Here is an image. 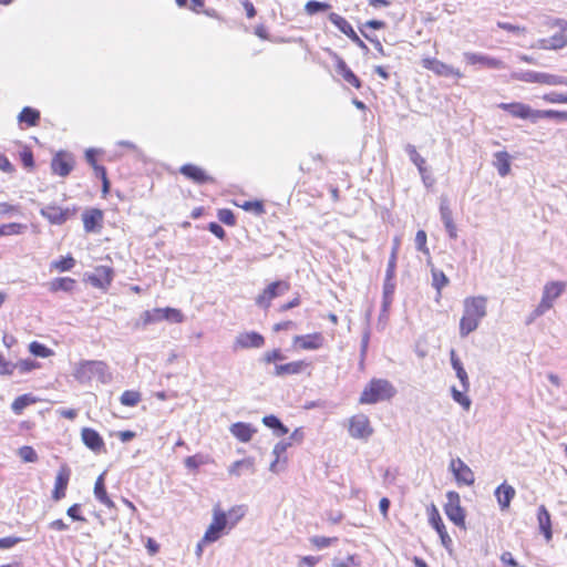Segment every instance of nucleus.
Returning a JSON list of instances; mask_svg holds the SVG:
<instances>
[{
  "label": "nucleus",
  "mask_w": 567,
  "mask_h": 567,
  "mask_svg": "<svg viewBox=\"0 0 567 567\" xmlns=\"http://www.w3.org/2000/svg\"><path fill=\"white\" fill-rule=\"evenodd\" d=\"M487 299L483 296L468 297L464 300V315L460 321V334L467 337L478 328L481 320L486 316Z\"/></svg>",
  "instance_id": "f257e3e1"
},
{
  "label": "nucleus",
  "mask_w": 567,
  "mask_h": 567,
  "mask_svg": "<svg viewBox=\"0 0 567 567\" xmlns=\"http://www.w3.org/2000/svg\"><path fill=\"white\" fill-rule=\"evenodd\" d=\"M396 393L392 383L385 379H372L363 389L359 402L361 404H375L380 401H386Z\"/></svg>",
  "instance_id": "f03ea898"
},
{
  "label": "nucleus",
  "mask_w": 567,
  "mask_h": 567,
  "mask_svg": "<svg viewBox=\"0 0 567 567\" xmlns=\"http://www.w3.org/2000/svg\"><path fill=\"white\" fill-rule=\"evenodd\" d=\"M73 375L80 383H89L93 379H97L101 383H107L112 379L107 364L94 360L81 361Z\"/></svg>",
  "instance_id": "7ed1b4c3"
},
{
  "label": "nucleus",
  "mask_w": 567,
  "mask_h": 567,
  "mask_svg": "<svg viewBox=\"0 0 567 567\" xmlns=\"http://www.w3.org/2000/svg\"><path fill=\"white\" fill-rule=\"evenodd\" d=\"M166 320L172 323H179L184 321V315L176 308H154L152 310L144 311L138 321L135 323L136 328H145L148 324Z\"/></svg>",
  "instance_id": "20e7f679"
},
{
  "label": "nucleus",
  "mask_w": 567,
  "mask_h": 567,
  "mask_svg": "<svg viewBox=\"0 0 567 567\" xmlns=\"http://www.w3.org/2000/svg\"><path fill=\"white\" fill-rule=\"evenodd\" d=\"M447 502L444 505V512L447 518L456 526L465 528V511L461 506V499L457 492L450 491L446 493Z\"/></svg>",
  "instance_id": "39448f33"
},
{
  "label": "nucleus",
  "mask_w": 567,
  "mask_h": 567,
  "mask_svg": "<svg viewBox=\"0 0 567 567\" xmlns=\"http://www.w3.org/2000/svg\"><path fill=\"white\" fill-rule=\"evenodd\" d=\"M290 289L289 282L285 280H277L271 284H269L256 298V303L260 308L268 309L270 307L271 300L282 296Z\"/></svg>",
  "instance_id": "423d86ee"
},
{
  "label": "nucleus",
  "mask_w": 567,
  "mask_h": 567,
  "mask_svg": "<svg viewBox=\"0 0 567 567\" xmlns=\"http://www.w3.org/2000/svg\"><path fill=\"white\" fill-rule=\"evenodd\" d=\"M228 523L227 514L219 507L214 508L213 522L202 538V542L214 543L220 538Z\"/></svg>",
  "instance_id": "0eeeda50"
},
{
  "label": "nucleus",
  "mask_w": 567,
  "mask_h": 567,
  "mask_svg": "<svg viewBox=\"0 0 567 567\" xmlns=\"http://www.w3.org/2000/svg\"><path fill=\"white\" fill-rule=\"evenodd\" d=\"M566 288V284L563 281H550L545 285L543 289L542 300L538 303V312H547L554 301L560 297Z\"/></svg>",
  "instance_id": "6e6552de"
},
{
  "label": "nucleus",
  "mask_w": 567,
  "mask_h": 567,
  "mask_svg": "<svg viewBox=\"0 0 567 567\" xmlns=\"http://www.w3.org/2000/svg\"><path fill=\"white\" fill-rule=\"evenodd\" d=\"M329 20L339 29L340 32L346 34L354 44H357L364 54L369 53L370 49L368 45L360 39L352 25L343 17L336 12H331L329 14Z\"/></svg>",
  "instance_id": "1a4fd4ad"
},
{
  "label": "nucleus",
  "mask_w": 567,
  "mask_h": 567,
  "mask_svg": "<svg viewBox=\"0 0 567 567\" xmlns=\"http://www.w3.org/2000/svg\"><path fill=\"white\" fill-rule=\"evenodd\" d=\"M498 107L512 116L522 118V120H530L533 123L537 122L536 111L533 110L529 105L520 103V102H512V103H501Z\"/></svg>",
  "instance_id": "9d476101"
},
{
  "label": "nucleus",
  "mask_w": 567,
  "mask_h": 567,
  "mask_svg": "<svg viewBox=\"0 0 567 567\" xmlns=\"http://www.w3.org/2000/svg\"><path fill=\"white\" fill-rule=\"evenodd\" d=\"M75 208H61L55 205H47L40 209V214L52 225H63L73 214Z\"/></svg>",
  "instance_id": "9b49d317"
},
{
  "label": "nucleus",
  "mask_w": 567,
  "mask_h": 567,
  "mask_svg": "<svg viewBox=\"0 0 567 567\" xmlns=\"http://www.w3.org/2000/svg\"><path fill=\"white\" fill-rule=\"evenodd\" d=\"M422 65L426 70H430L434 72L436 75L440 76H455V78H462L463 74L458 69H454L452 65H449L435 58H425L422 60Z\"/></svg>",
  "instance_id": "f8f14e48"
},
{
  "label": "nucleus",
  "mask_w": 567,
  "mask_h": 567,
  "mask_svg": "<svg viewBox=\"0 0 567 567\" xmlns=\"http://www.w3.org/2000/svg\"><path fill=\"white\" fill-rule=\"evenodd\" d=\"M429 523L436 530L440 536L442 545L450 550L452 539L446 532L445 525L441 518V515L434 504L429 508Z\"/></svg>",
  "instance_id": "ddd939ff"
},
{
  "label": "nucleus",
  "mask_w": 567,
  "mask_h": 567,
  "mask_svg": "<svg viewBox=\"0 0 567 567\" xmlns=\"http://www.w3.org/2000/svg\"><path fill=\"white\" fill-rule=\"evenodd\" d=\"M114 277V269L109 266H97L94 271L87 275L89 282L95 287L105 289L111 285Z\"/></svg>",
  "instance_id": "4468645a"
},
{
  "label": "nucleus",
  "mask_w": 567,
  "mask_h": 567,
  "mask_svg": "<svg viewBox=\"0 0 567 567\" xmlns=\"http://www.w3.org/2000/svg\"><path fill=\"white\" fill-rule=\"evenodd\" d=\"M373 430L367 415H354L350 420L349 433L354 439H368Z\"/></svg>",
  "instance_id": "2eb2a0df"
},
{
  "label": "nucleus",
  "mask_w": 567,
  "mask_h": 567,
  "mask_svg": "<svg viewBox=\"0 0 567 567\" xmlns=\"http://www.w3.org/2000/svg\"><path fill=\"white\" fill-rule=\"evenodd\" d=\"M265 344V338L262 334L256 331L239 333L234 342V350L237 349H249V348H261Z\"/></svg>",
  "instance_id": "dca6fc26"
},
{
  "label": "nucleus",
  "mask_w": 567,
  "mask_h": 567,
  "mask_svg": "<svg viewBox=\"0 0 567 567\" xmlns=\"http://www.w3.org/2000/svg\"><path fill=\"white\" fill-rule=\"evenodd\" d=\"M179 173L198 185L212 183L214 181V178L202 167L194 164H184L181 166Z\"/></svg>",
  "instance_id": "f3484780"
},
{
  "label": "nucleus",
  "mask_w": 567,
  "mask_h": 567,
  "mask_svg": "<svg viewBox=\"0 0 567 567\" xmlns=\"http://www.w3.org/2000/svg\"><path fill=\"white\" fill-rule=\"evenodd\" d=\"M81 439L83 444L94 453H100L104 450L105 443L103 437L92 427H83Z\"/></svg>",
  "instance_id": "a211bd4d"
},
{
  "label": "nucleus",
  "mask_w": 567,
  "mask_h": 567,
  "mask_svg": "<svg viewBox=\"0 0 567 567\" xmlns=\"http://www.w3.org/2000/svg\"><path fill=\"white\" fill-rule=\"evenodd\" d=\"M82 220L86 233H99L102 228L103 212L99 208H89L83 213Z\"/></svg>",
  "instance_id": "6ab92c4d"
},
{
  "label": "nucleus",
  "mask_w": 567,
  "mask_h": 567,
  "mask_svg": "<svg viewBox=\"0 0 567 567\" xmlns=\"http://www.w3.org/2000/svg\"><path fill=\"white\" fill-rule=\"evenodd\" d=\"M51 168L54 174L65 177L73 169V159L66 152H59L52 158Z\"/></svg>",
  "instance_id": "aec40b11"
},
{
  "label": "nucleus",
  "mask_w": 567,
  "mask_h": 567,
  "mask_svg": "<svg viewBox=\"0 0 567 567\" xmlns=\"http://www.w3.org/2000/svg\"><path fill=\"white\" fill-rule=\"evenodd\" d=\"M450 467L458 483L465 485L474 484V473L461 458L452 460Z\"/></svg>",
  "instance_id": "412c9836"
},
{
  "label": "nucleus",
  "mask_w": 567,
  "mask_h": 567,
  "mask_svg": "<svg viewBox=\"0 0 567 567\" xmlns=\"http://www.w3.org/2000/svg\"><path fill=\"white\" fill-rule=\"evenodd\" d=\"M324 337L320 332H315L305 336H296L293 344L302 350H318L323 347Z\"/></svg>",
  "instance_id": "4be33fe9"
},
{
  "label": "nucleus",
  "mask_w": 567,
  "mask_h": 567,
  "mask_svg": "<svg viewBox=\"0 0 567 567\" xmlns=\"http://www.w3.org/2000/svg\"><path fill=\"white\" fill-rule=\"evenodd\" d=\"M336 58V72L340 75L347 83L352 85L355 89L362 87V81L353 73V71L348 66L346 61L339 55H334Z\"/></svg>",
  "instance_id": "5701e85b"
},
{
  "label": "nucleus",
  "mask_w": 567,
  "mask_h": 567,
  "mask_svg": "<svg viewBox=\"0 0 567 567\" xmlns=\"http://www.w3.org/2000/svg\"><path fill=\"white\" fill-rule=\"evenodd\" d=\"M464 58L467 61V63H470V64L480 63V64L485 65L486 68L496 69V70L505 68V64L503 61H501L496 58L489 56V55L481 54V53L465 52Z\"/></svg>",
  "instance_id": "b1692460"
},
{
  "label": "nucleus",
  "mask_w": 567,
  "mask_h": 567,
  "mask_svg": "<svg viewBox=\"0 0 567 567\" xmlns=\"http://www.w3.org/2000/svg\"><path fill=\"white\" fill-rule=\"evenodd\" d=\"M69 481L70 470L66 466H62L56 474L54 488L52 491V498L55 502L61 501L65 496Z\"/></svg>",
  "instance_id": "393cba45"
},
{
  "label": "nucleus",
  "mask_w": 567,
  "mask_h": 567,
  "mask_svg": "<svg viewBox=\"0 0 567 567\" xmlns=\"http://www.w3.org/2000/svg\"><path fill=\"white\" fill-rule=\"evenodd\" d=\"M440 215H441V220L445 227V230L447 231L449 237L451 239H456L457 238V228L453 220L452 209L450 208L446 199H443L440 204Z\"/></svg>",
  "instance_id": "a878e982"
},
{
  "label": "nucleus",
  "mask_w": 567,
  "mask_h": 567,
  "mask_svg": "<svg viewBox=\"0 0 567 567\" xmlns=\"http://www.w3.org/2000/svg\"><path fill=\"white\" fill-rule=\"evenodd\" d=\"M537 522L539 532L545 537L547 542H550L553 538V526H551V517L545 505H540L537 511Z\"/></svg>",
  "instance_id": "bb28decb"
},
{
  "label": "nucleus",
  "mask_w": 567,
  "mask_h": 567,
  "mask_svg": "<svg viewBox=\"0 0 567 567\" xmlns=\"http://www.w3.org/2000/svg\"><path fill=\"white\" fill-rule=\"evenodd\" d=\"M229 432L240 442H249L257 430L250 424L245 422L233 423L229 427Z\"/></svg>",
  "instance_id": "cd10ccee"
},
{
  "label": "nucleus",
  "mask_w": 567,
  "mask_h": 567,
  "mask_svg": "<svg viewBox=\"0 0 567 567\" xmlns=\"http://www.w3.org/2000/svg\"><path fill=\"white\" fill-rule=\"evenodd\" d=\"M497 503L502 511L507 509L514 498L516 492L512 485L503 483L498 485L494 492Z\"/></svg>",
  "instance_id": "c85d7f7f"
},
{
  "label": "nucleus",
  "mask_w": 567,
  "mask_h": 567,
  "mask_svg": "<svg viewBox=\"0 0 567 567\" xmlns=\"http://www.w3.org/2000/svg\"><path fill=\"white\" fill-rule=\"evenodd\" d=\"M493 166L499 176L505 177L511 172L512 156L506 151H499L493 155Z\"/></svg>",
  "instance_id": "c756f323"
},
{
  "label": "nucleus",
  "mask_w": 567,
  "mask_h": 567,
  "mask_svg": "<svg viewBox=\"0 0 567 567\" xmlns=\"http://www.w3.org/2000/svg\"><path fill=\"white\" fill-rule=\"evenodd\" d=\"M309 365L310 363L303 360L292 361L285 364H277L275 367V375L282 377L288 374H299Z\"/></svg>",
  "instance_id": "7c9ffc66"
},
{
  "label": "nucleus",
  "mask_w": 567,
  "mask_h": 567,
  "mask_svg": "<svg viewBox=\"0 0 567 567\" xmlns=\"http://www.w3.org/2000/svg\"><path fill=\"white\" fill-rule=\"evenodd\" d=\"M450 357H451V365H452L453 370L455 371L457 379L461 382L462 389L464 391H468L470 379H468L467 372L465 371L463 363L461 362L460 358L456 355V352L454 349L451 350Z\"/></svg>",
  "instance_id": "2f4dec72"
},
{
  "label": "nucleus",
  "mask_w": 567,
  "mask_h": 567,
  "mask_svg": "<svg viewBox=\"0 0 567 567\" xmlns=\"http://www.w3.org/2000/svg\"><path fill=\"white\" fill-rule=\"evenodd\" d=\"M105 473H102L95 481L94 484V496L95 498L109 508H114V502L109 497L104 480Z\"/></svg>",
  "instance_id": "473e14b6"
},
{
  "label": "nucleus",
  "mask_w": 567,
  "mask_h": 567,
  "mask_svg": "<svg viewBox=\"0 0 567 567\" xmlns=\"http://www.w3.org/2000/svg\"><path fill=\"white\" fill-rule=\"evenodd\" d=\"M539 48L544 50H558L567 45V35L564 32H557L548 39L538 41Z\"/></svg>",
  "instance_id": "72a5a7b5"
},
{
  "label": "nucleus",
  "mask_w": 567,
  "mask_h": 567,
  "mask_svg": "<svg viewBox=\"0 0 567 567\" xmlns=\"http://www.w3.org/2000/svg\"><path fill=\"white\" fill-rule=\"evenodd\" d=\"M262 424L271 429L276 436H284L289 432V429L281 422V420L274 415H265L261 420Z\"/></svg>",
  "instance_id": "f704fd0d"
},
{
  "label": "nucleus",
  "mask_w": 567,
  "mask_h": 567,
  "mask_svg": "<svg viewBox=\"0 0 567 567\" xmlns=\"http://www.w3.org/2000/svg\"><path fill=\"white\" fill-rule=\"evenodd\" d=\"M405 151L411 159V162L417 167V171L422 177V181L425 182V173H426V166H425V158L422 157L414 145L408 144L405 147Z\"/></svg>",
  "instance_id": "c9c22d12"
},
{
  "label": "nucleus",
  "mask_w": 567,
  "mask_h": 567,
  "mask_svg": "<svg viewBox=\"0 0 567 567\" xmlns=\"http://www.w3.org/2000/svg\"><path fill=\"white\" fill-rule=\"evenodd\" d=\"M511 78L516 81L526 83H539L543 84L544 72L536 71H515L511 74Z\"/></svg>",
  "instance_id": "e433bc0d"
},
{
  "label": "nucleus",
  "mask_w": 567,
  "mask_h": 567,
  "mask_svg": "<svg viewBox=\"0 0 567 567\" xmlns=\"http://www.w3.org/2000/svg\"><path fill=\"white\" fill-rule=\"evenodd\" d=\"M19 123H25L28 126H35L40 121V112L33 107L24 106L18 115Z\"/></svg>",
  "instance_id": "4c0bfd02"
},
{
  "label": "nucleus",
  "mask_w": 567,
  "mask_h": 567,
  "mask_svg": "<svg viewBox=\"0 0 567 567\" xmlns=\"http://www.w3.org/2000/svg\"><path fill=\"white\" fill-rule=\"evenodd\" d=\"M76 281L70 277L55 278L50 282V290L53 292L65 291L70 292L74 289Z\"/></svg>",
  "instance_id": "58836bf2"
},
{
  "label": "nucleus",
  "mask_w": 567,
  "mask_h": 567,
  "mask_svg": "<svg viewBox=\"0 0 567 567\" xmlns=\"http://www.w3.org/2000/svg\"><path fill=\"white\" fill-rule=\"evenodd\" d=\"M432 275V286L435 288L437 292V297L441 296V291L444 287H446L450 284V280L447 276L440 269H436L432 267L431 269Z\"/></svg>",
  "instance_id": "ea45409f"
},
{
  "label": "nucleus",
  "mask_w": 567,
  "mask_h": 567,
  "mask_svg": "<svg viewBox=\"0 0 567 567\" xmlns=\"http://www.w3.org/2000/svg\"><path fill=\"white\" fill-rule=\"evenodd\" d=\"M35 398L31 394H22L14 399V401L11 404V409L14 414L20 415L25 408L29 405L35 403Z\"/></svg>",
  "instance_id": "a19ab883"
},
{
  "label": "nucleus",
  "mask_w": 567,
  "mask_h": 567,
  "mask_svg": "<svg viewBox=\"0 0 567 567\" xmlns=\"http://www.w3.org/2000/svg\"><path fill=\"white\" fill-rule=\"evenodd\" d=\"M537 121L540 118H549L556 122H566L567 121V112L566 111H556V110H537L536 111Z\"/></svg>",
  "instance_id": "79ce46f5"
},
{
  "label": "nucleus",
  "mask_w": 567,
  "mask_h": 567,
  "mask_svg": "<svg viewBox=\"0 0 567 567\" xmlns=\"http://www.w3.org/2000/svg\"><path fill=\"white\" fill-rule=\"evenodd\" d=\"M400 238L399 237H395L393 239V245H392V249H391V255H390V258H389V261H388V266H386V271L390 276L395 274V269H396V259H398V252H399V248H400Z\"/></svg>",
  "instance_id": "37998d69"
},
{
  "label": "nucleus",
  "mask_w": 567,
  "mask_h": 567,
  "mask_svg": "<svg viewBox=\"0 0 567 567\" xmlns=\"http://www.w3.org/2000/svg\"><path fill=\"white\" fill-rule=\"evenodd\" d=\"M141 400V393L132 390L124 391L120 398V402L125 406H136Z\"/></svg>",
  "instance_id": "c03bdc74"
},
{
  "label": "nucleus",
  "mask_w": 567,
  "mask_h": 567,
  "mask_svg": "<svg viewBox=\"0 0 567 567\" xmlns=\"http://www.w3.org/2000/svg\"><path fill=\"white\" fill-rule=\"evenodd\" d=\"M330 7L331 6L327 2L310 0L306 3L305 11L307 12V14L313 16L327 11L328 9H330Z\"/></svg>",
  "instance_id": "a18cd8bd"
},
{
  "label": "nucleus",
  "mask_w": 567,
  "mask_h": 567,
  "mask_svg": "<svg viewBox=\"0 0 567 567\" xmlns=\"http://www.w3.org/2000/svg\"><path fill=\"white\" fill-rule=\"evenodd\" d=\"M465 392L466 391H464V390L463 391L457 390L455 386L451 388V393H452L453 400L456 403H458L464 410L468 411L471 408L472 401L467 395H465Z\"/></svg>",
  "instance_id": "49530a36"
},
{
  "label": "nucleus",
  "mask_w": 567,
  "mask_h": 567,
  "mask_svg": "<svg viewBox=\"0 0 567 567\" xmlns=\"http://www.w3.org/2000/svg\"><path fill=\"white\" fill-rule=\"evenodd\" d=\"M361 561L355 555H348L343 559L334 557L331 561L332 567H359Z\"/></svg>",
  "instance_id": "de8ad7c7"
},
{
  "label": "nucleus",
  "mask_w": 567,
  "mask_h": 567,
  "mask_svg": "<svg viewBox=\"0 0 567 567\" xmlns=\"http://www.w3.org/2000/svg\"><path fill=\"white\" fill-rule=\"evenodd\" d=\"M29 351L31 352V354L39 358H48L52 354L51 349H49L45 344L38 341H32L29 344Z\"/></svg>",
  "instance_id": "09e8293b"
},
{
  "label": "nucleus",
  "mask_w": 567,
  "mask_h": 567,
  "mask_svg": "<svg viewBox=\"0 0 567 567\" xmlns=\"http://www.w3.org/2000/svg\"><path fill=\"white\" fill-rule=\"evenodd\" d=\"M75 265V259L68 255L65 257H61V259L52 262V267L58 269L61 272L71 270Z\"/></svg>",
  "instance_id": "8fccbe9b"
},
{
  "label": "nucleus",
  "mask_w": 567,
  "mask_h": 567,
  "mask_svg": "<svg viewBox=\"0 0 567 567\" xmlns=\"http://www.w3.org/2000/svg\"><path fill=\"white\" fill-rule=\"evenodd\" d=\"M252 467H254V462L250 458H245V460L236 461L229 467V474L236 475V476H240V474H241L240 470L241 468H246V470H251L252 471Z\"/></svg>",
  "instance_id": "3c124183"
},
{
  "label": "nucleus",
  "mask_w": 567,
  "mask_h": 567,
  "mask_svg": "<svg viewBox=\"0 0 567 567\" xmlns=\"http://www.w3.org/2000/svg\"><path fill=\"white\" fill-rule=\"evenodd\" d=\"M24 229V226L19 223H9L0 225V237L9 236V235H18L21 234Z\"/></svg>",
  "instance_id": "603ef678"
},
{
  "label": "nucleus",
  "mask_w": 567,
  "mask_h": 567,
  "mask_svg": "<svg viewBox=\"0 0 567 567\" xmlns=\"http://www.w3.org/2000/svg\"><path fill=\"white\" fill-rule=\"evenodd\" d=\"M426 233L423 229H420L416 231L415 235V248L421 251L422 254L430 256V250L426 246Z\"/></svg>",
  "instance_id": "864d4df0"
},
{
  "label": "nucleus",
  "mask_w": 567,
  "mask_h": 567,
  "mask_svg": "<svg viewBox=\"0 0 567 567\" xmlns=\"http://www.w3.org/2000/svg\"><path fill=\"white\" fill-rule=\"evenodd\" d=\"M19 456L28 463H34L38 461V454L32 446L24 445L19 449Z\"/></svg>",
  "instance_id": "5fc2aeb1"
},
{
  "label": "nucleus",
  "mask_w": 567,
  "mask_h": 567,
  "mask_svg": "<svg viewBox=\"0 0 567 567\" xmlns=\"http://www.w3.org/2000/svg\"><path fill=\"white\" fill-rule=\"evenodd\" d=\"M240 207L246 212H254L256 215L265 213V206L261 200H247Z\"/></svg>",
  "instance_id": "6e6d98bb"
},
{
  "label": "nucleus",
  "mask_w": 567,
  "mask_h": 567,
  "mask_svg": "<svg viewBox=\"0 0 567 567\" xmlns=\"http://www.w3.org/2000/svg\"><path fill=\"white\" fill-rule=\"evenodd\" d=\"M543 84L567 86V76L544 73Z\"/></svg>",
  "instance_id": "4d7b16f0"
},
{
  "label": "nucleus",
  "mask_w": 567,
  "mask_h": 567,
  "mask_svg": "<svg viewBox=\"0 0 567 567\" xmlns=\"http://www.w3.org/2000/svg\"><path fill=\"white\" fill-rule=\"evenodd\" d=\"M181 8H188L199 13L204 7V0H175Z\"/></svg>",
  "instance_id": "13d9d810"
},
{
  "label": "nucleus",
  "mask_w": 567,
  "mask_h": 567,
  "mask_svg": "<svg viewBox=\"0 0 567 567\" xmlns=\"http://www.w3.org/2000/svg\"><path fill=\"white\" fill-rule=\"evenodd\" d=\"M38 362L32 359H23L13 363L14 369H18L20 373H28L38 367Z\"/></svg>",
  "instance_id": "bf43d9fd"
},
{
  "label": "nucleus",
  "mask_w": 567,
  "mask_h": 567,
  "mask_svg": "<svg viewBox=\"0 0 567 567\" xmlns=\"http://www.w3.org/2000/svg\"><path fill=\"white\" fill-rule=\"evenodd\" d=\"M217 216L218 219L227 226H234L236 224L235 214L228 208L219 209Z\"/></svg>",
  "instance_id": "052dcab7"
},
{
  "label": "nucleus",
  "mask_w": 567,
  "mask_h": 567,
  "mask_svg": "<svg viewBox=\"0 0 567 567\" xmlns=\"http://www.w3.org/2000/svg\"><path fill=\"white\" fill-rule=\"evenodd\" d=\"M337 540L336 537L313 536L310 538V543L319 549L329 547Z\"/></svg>",
  "instance_id": "680f3d73"
},
{
  "label": "nucleus",
  "mask_w": 567,
  "mask_h": 567,
  "mask_svg": "<svg viewBox=\"0 0 567 567\" xmlns=\"http://www.w3.org/2000/svg\"><path fill=\"white\" fill-rule=\"evenodd\" d=\"M394 278H395V274L393 275H389L388 272H385V278H384V282H383V296H392L394 295V291H395V282H394Z\"/></svg>",
  "instance_id": "e2e57ef3"
},
{
  "label": "nucleus",
  "mask_w": 567,
  "mask_h": 567,
  "mask_svg": "<svg viewBox=\"0 0 567 567\" xmlns=\"http://www.w3.org/2000/svg\"><path fill=\"white\" fill-rule=\"evenodd\" d=\"M20 159H21L22 165L25 168L32 169L34 167V157H33V153L31 152V150L23 148L20 152Z\"/></svg>",
  "instance_id": "0e129e2a"
},
{
  "label": "nucleus",
  "mask_w": 567,
  "mask_h": 567,
  "mask_svg": "<svg viewBox=\"0 0 567 567\" xmlns=\"http://www.w3.org/2000/svg\"><path fill=\"white\" fill-rule=\"evenodd\" d=\"M285 359L286 357L282 354L280 349H274L272 351L266 352L262 357V361L266 363L282 361Z\"/></svg>",
  "instance_id": "69168bd1"
},
{
  "label": "nucleus",
  "mask_w": 567,
  "mask_h": 567,
  "mask_svg": "<svg viewBox=\"0 0 567 567\" xmlns=\"http://www.w3.org/2000/svg\"><path fill=\"white\" fill-rule=\"evenodd\" d=\"M80 504H73L66 509V515L74 522H86V518L80 514Z\"/></svg>",
  "instance_id": "338daca9"
},
{
  "label": "nucleus",
  "mask_w": 567,
  "mask_h": 567,
  "mask_svg": "<svg viewBox=\"0 0 567 567\" xmlns=\"http://www.w3.org/2000/svg\"><path fill=\"white\" fill-rule=\"evenodd\" d=\"M543 100L548 103H567V94L550 92L545 94Z\"/></svg>",
  "instance_id": "774afa93"
}]
</instances>
